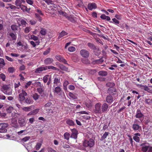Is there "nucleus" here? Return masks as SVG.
I'll return each mask as SVG.
<instances>
[{"instance_id": "39", "label": "nucleus", "mask_w": 152, "mask_h": 152, "mask_svg": "<svg viewBox=\"0 0 152 152\" xmlns=\"http://www.w3.org/2000/svg\"><path fill=\"white\" fill-rule=\"evenodd\" d=\"M143 88H141V89H143L145 91H147L148 92H150L151 91V89L150 88H149L148 87L146 86H143Z\"/></svg>"}, {"instance_id": "34", "label": "nucleus", "mask_w": 152, "mask_h": 152, "mask_svg": "<svg viewBox=\"0 0 152 152\" xmlns=\"http://www.w3.org/2000/svg\"><path fill=\"white\" fill-rule=\"evenodd\" d=\"M108 134V133L107 132H105L102 135V137L100 139L101 141L105 139L107 137Z\"/></svg>"}, {"instance_id": "50", "label": "nucleus", "mask_w": 152, "mask_h": 152, "mask_svg": "<svg viewBox=\"0 0 152 152\" xmlns=\"http://www.w3.org/2000/svg\"><path fill=\"white\" fill-rule=\"evenodd\" d=\"M52 104V101H50L45 105V107H49L51 106Z\"/></svg>"}, {"instance_id": "60", "label": "nucleus", "mask_w": 152, "mask_h": 152, "mask_svg": "<svg viewBox=\"0 0 152 152\" xmlns=\"http://www.w3.org/2000/svg\"><path fill=\"white\" fill-rule=\"evenodd\" d=\"M35 119L34 117L30 118L29 119V123L31 124H32L34 121Z\"/></svg>"}, {"instance_id": "10", "label": "nucleus", "mask_w": 152, "mask_h": 152, "mask_svg": "<svg viewBox=\"0 0 152 152\" xmlns=\"http://www.w3.org/2000/svg\"><path fill=\"white\" fill-rule=\"evenodd\" d=\"M37 86H39V88H37V91L40 94H43L44 91V88L43 86H41V83L38 82L37 83Z\"/></svg>"}, {"instance_id": "48", "label": "nucleus", "mask_w": 152, "mask_h": 152, "mask_svg": "<svg viewBox=\"0 0 152 152\" xmlns=\"http://www.w3.org/2000/svg\"><path fill=\"white\" fill-rule=\"evenodd\" d=\"M69 96L71 98L73 99H76L77 98L76 96L71 92L69 93Z\"/></svg>"}, {"instance_id": "63", "label": "nucleus", "mask_w": 152, "mask_h": 152, "mask_svg": "<svg viewBox=\"0 0 152 152\" xmlns=\"http://www.w3.org/2000/svg\"><path fill=\"white\" fill-rule=\"evenodd\" d=\"M26 133V130H22L19 132H18L17 133L19 135H20L22 134H25Z\"/></svg>"}, {"instance_id": "15", "label": "nucleus", "mask_w": 152, "mask_h": 152, "mask_svg": "<svg viewBox=\"0 0 152 152\" xmlns=\"http://www.w3.org/2000/svg\"><path fill=\"white\" fill-rule=\"evenodd\" d=\"M88 9L90 10L93 9H96L97 8V5L94 3H89L88 5Z\"/></svg>"}, {"instance_id": "11", "label": "nucleus", "mask_w": 152, "mask_h": 152, "mask_svg": "<svg viewBox=\"0 0 152 152\" xmlns=\"http://www.w3.org/2000/svg\"><path fill=\"white\" fill-rule=\"evenodd\" d=\"M72 132L71 134L70 137L74 139H76L77 137V135L78 134L77 131L75 128L71 129Z\"/></svg>"}, {"instance_id": "36", "label": "nucleus", "mask_w": 152, "mask_h": 152, "mask_svg": "<svg viewBox=\"0 0 152 152\" xmlns=\"http://www.w3.org/2000/svg\"><path fill=\"white\" fill-rule=\"evenodd\" d=\"M26 2L28 4L33 6L34 4V0H25Z\"/></svg>"}, {"instance_id": "12", "label": "nucleus", "mask_w": 152, "mask_h": 152, "mask_svg": "<svg viewBox=\"0 0 152 152\" xmlns=\"http://www.w3.org/2000/svg\"><path fill=\"white\" fill-rule=\"evenodd\" d=\"M81 55L85 58H88L89 56L88 52L86 50H81L80 52Z\"/></svg>"}, {"instance_id": "37", "label": "nucleus", "mask_w": 152, "mask_h": 152, "mask_svg": "<svg viewBox=\"0 0 152 152\" xmlns=\"http://www.w3.org/2000/svg\"><path fill=\"white\" fill-rule=\"evenodd\" d=\"M106 86L107 87L112 88L114 86L115 84L113 82H108L106 83Z\"/></svg>"}, {"instance_id": "21", "label": "nucleus", "mask_w": 152, "mask_h": 152, "mask_svg": "<svg viewBox=\"0 0 152 152\" xmlns=\"http://www.w3.org/2000/svg\"><path fill=\"white\" fill-rule=\"evenodd\" d=\"M53 61V59L51 58H48L45 59L44 61V63L46 64H48L52 63Z\"/></svg>"}, {"instance_id": "19", "label": "nucleus", "mask_w": 152, "mask_h": 152, "mask_svg": "<svg viewBox=\"0 0 152 152\" xmlns=\"http://www.w3.org/2000/svg\"><path fill=\"white\" fill-rule=\"evenodd\" d=\"M108 107V105L106 103L103 104L102 105V106L101 107L102 109V112L104 113L107 111Z\"/></svg>"}, {"instance_id": "1", "label": "nucleus", "mask_w": 152, "mask_h": 152, "mask_svg": "<svg viewBox=\"0 0 152 152\" xmlns=\"http://www.w3.org/2000/svg\"><path fill=\"white\" fill-rule=\"evenodd\" d=\"M2 91L5 94L10 95L12 94V89L9 86L4 85L2 86Z\"/></svg>"}, {"instance_id": "44", "label": "nucleus", "mask_w": 152, "mask_h": 152, "mask_svg": "<svg viewBox=\"0 0 152 152\" xmlns=\"http://www.w3.org/2000/svg\"><path fill=\"white\" fill-rule=\"evenodd\" d=\"M40 33L42 35H45L46 33V31L45 28H41L40 31Z\"/></svg>"}, {"instance_id": "2", "label": "nucleus", "mask_w": 152, "mask_h": 152, "mask_svg": "<svg viewBox=\"0 0 152 152\" xmlns=\"http://www.w3.org/2000/svg\"><path fill=\"white\" fill-rule=\"evenodd\" d=\"M95 144V142L92 139L88 140H85L83 142V145L85 147H89L90 148L92 147Z\"/></svg>"}, {"instance_id": "57", "label": "nucleus", "mask_w": 152, "mask_h": 152, "mask_svg": "<svg viewBox=\"0 0 152 152\" xmlns=\"http://www.w3.org/2000/svg\"><path fill=\"white\" fill-rule=\"evenodd\" d=\"M75 48L73 46H70L69 47L68 50L71 52H72L75 51Z\"/></svg>"}, {"instance_id": "52", "label": "nucleus", "mask_w": 152, "mask_h": 152, "mask_svg": "<svg viewBox=\"0 0 152 152\" xmlns=\"http://www.w3.org/2000/svg\"><path fill=\"white\" fill-rule=\"evenodd\" d=\"M88 46L92 49H94L95 48V47L93 44L89 42L88 43Z\"/></svg>"}, {"instance_id": "46", "label": "nucleus", "mask_w": 152, "mask_h": 152, "mask_svg": "<svg viewBox=\"0 0 152 152\" xmlns=\"http://www.w3.org/2000/svg\"><path fill=\"white\" fill-rule=\"evenodd\" d=\"M112 20L113 21H110V22L111 23H114L115 24H119V21L117 20L116 18H113L112 19Z\"/></svg>"}, {"instance_id": "47", "label": "nucleus", "mask_w": 152, "mask_h": 152, "mask_svg": "<svg viewBox=\"0 0 152 152\" xmlns=\"http://www.w3.org/2000/svg\"><path fill=\"white\" fill-rule=\"evenodd\" d=\"M31 28L30 27L27 26L26 27L25 29V32L26 33H28L31 30Z\"/></svg>"}, {"instance_id": "16", "label": "nucleus", "mask_w": 152, "mask_h": 152, "mask_svg": "<svg viewBox=\"0 0 152 152\" xmlns=\"http://www.w3.org/2000/svg\"><path fill=\"white\" fill-rule=\"evenodd\" d=\"M56 58L58 61L62 62L65 64H67V61L61 56L57 55L56 56Z\"/></svg>"}, {"instance_id": "26", "label": "nucleus", "mask_w": 152, "mask_h": 152, "mask_svg": "<svg viewBox=\"0 0 152 152\" xmlns=\"http://www.w3.org/2000/svg\"><path fill=\"white\" fill-rule=\"evenodd\" d=\"M67 34V33L66 32H65L64 31H63L60 33L58 37V38L59 39L61 37H63L64 36L66 35Z\"/></svg>"}, {"instance_id": "31", "label": "nucleus", "mask_w": 152, "mask_h": 152, "mask_svg": "<svg viewBox=\"0 0 152 152\" xmlns=\"http://www.w3.org/2000/svg\"><path fill=\"white\" fill-rule=\"evenodd\" d=\"M98 74L99 75L102 76H106L107 75V73L106 72L102 71H99L98 72Z\"/></svg>"}, {"instance_id": "38", "label": "nucleus", "mask_w": 152, "mask_h": 152, "mask_svg": "<svg viewBox=\"0 0 152 152\" xmlns=\"http://www.w3.org/2000/svg\"><path fill=\"white\" fill-rule=\"evenodd\" d=\"M29 39H33L34 41H36L39 40L38 37L33 35H31Z\"/></svg>"}, {"instance_id": "29", "label": "nucleus", "mask_w": 152, "mask_h": 152, "mask_svg": "<svg viewBox=\"0 0 152 152\" xmlns=\"http://www.w3.org/2000/svg\"><path fill=\"white\" fill-rule=\"evenodd\" d=\"M59 67L60 69L66 71H68L69 69L68 68L66 67V66H64V65L62 64H60L59 65Z\"/></svg>"}, {"instance_id": "23", "label": "nucleus", "mask_w": 152, "mask_h": 152, "mask_svg": "<svg viewBox=\"0 0 152 152\" xmlns=\"http://www.w3.org/2000/svg\"><path fill=\"white\" fill-rule=\"evenodd\" d=\"M34 106L31 105L29 107H24L22 108V109L26 112L30 111L31 110L32 108H34Z\"/></svg>"}, {"instance_id": "32", "label": "nucleus", "mask_w": 152, "mask_h": 152, "mask_svg": "<svg viewBox=\"0 0 152 152\" xmlns=\"http://www.w3.org/2000/svg\"><path fill=\"white\" fill-rule=\"evenodd\" d=\"M51 76H50L48 75H47L44 76L43 77V80L44 83H46L47 82L48 80L49 79V77H50Z\"/></svg>"}, {"instance_id": "58", "label": "nucleus", "mask_w": 152, "mask_h": 152, "mask_svg": "<svg viewBox=\"0 0 152 152\" xmlns=\"http://www.w3.org/2000/svg\"><path fill=\"white\" fill-rule=\"evenodd\" d=\"M39 96L37 94L35 93L33 95V97L34 99L36 100L38 99L39 98Z\"/></svg>"}, {"instance_id": "42", "label": "nucleus", "mask_w": 152, "mask_h": 152, "mask_svg": "<svg viewBox=\"0 0 152 152\" xmlns=\"http://www.w3.org/2000/svg\"><path fill=\"white\" fill-rule=\"evenodd\" d=\"M145 102L148 105H151L152 103V99H145Z\"/></svg>"}, {"instance_id": "5", "label": "nucleus", "mask_w": 152, "mask_h": 152, "mask_svg": "<svg viewBox=\"0 0 152 152\" xmlns=\"http://www.w3.org/2000/svg\"><path fill=\"white\" fill-rule=\"evenodd\" d=\"M56 75H55L53 76L54 78L53 80V85L54 87L55 86H61V83L60 81V79L59 77H57Z\"/></svg>"}, {"instance_id": "9", "label": "nucleus", "mask_w": 152, "mask_h": 152, "mask_svg": "<svg viewBox=\"0 0 152 152\" xmlns=\"http://www.w3.org/2000/svg\"><path fill=\"white\" fill-rule=\"evenodd\" d=\"M18 123L20 126L21 127L25 126L27 124V122L25 119L22 118H19Z\"/></svg>"}, {"instance_id": "40", "label": "nucleus", "mask_w": 152, "mask_h": 152, "mask_svg": "<svg viewBox=\"0 0 152 152\" xmlns=\"http://www.w3.org/2000/svg\"><path fill=\"white\" fill-rule=\"evenodd\" d=\"M48 5L53 4L54 1L52 0H43Z\"/></svg>"}, {"instance_id": "56", "label": "nucleus", "mask_w": 152, "mask_h": 152, "mask_svg": "<svg viewBox=\"0 0 152 152\" xmlns=\"http://www.w3.org/2000/svg\"><path fill=\"white\" fill-rule=\"evenodd\" d=\"M30 139V137L28 136L25 137L21 139L22 142H26Z\"/></svg>"}, {"instance_id": "41", "label": "nucleus", "mask_w": 152, "mask_h": 152, "mask_svg": "<svg viewBox=\"0 0 152 152\" xmlns=\"http://www.w3.org/2000/svg\"><path fill=\"white\" fill-rule=\"evenodd\" d=\"M25 102L26 103L28 104H32L33 103V101L31 100L28 98H27L25 99Z\"/></svg>"}, {"instance_id": "7", "label": "nucleus", "mask_w": 152, "mask_h": 152, "mask_svg": "<svg viewBox=\"0 0 152 152\" xmlns=\"http://www.w3.org/2000/svg\"><path fill=\"white\" fill-rule=\"evenodd\" d=\"M135 117L137 118H138L141 122H142L144 118V115L142 113L140 110L139 109H138L137 111Z\"/></svg>"}, {"instance_id": "3", "label": "nucleus", "mask_w": 152, "mask_h": 152, "mask_svg": "<svg viewBox=\"0 0 152 152\" xmlns=\"http://www.w3.org/2000/svg\"><path fill=\"white\" fill-rule=\"evenodd\" d=\"M27 95V93L24 90L22 89L21 91L19 92L18 95V100L20 103L22 104L23 101L25 100L26 99L25 96Z\"/></svg>"}, {"instance_id": "28", "label": "nucleus", "mask_w": 152, "mask_h": 152, "mask_svg": "<svg viewBox=\"0 0 152 152\" xmlns=\"http://www.w3.org/2000/svg\"><path fill=\"white\" fill-rule=\"evenodd\" d=\"M66 122L67 124L71 126H73L75 125L74 121L70 119H68L66 121Z\"/></svg>"}, {"instance_id": "51", "label": "nucleus", "mask_w": 152, "mask_h": 152, "mask_svg": "<svg viewBox=\"0 0 152 152\" xmlns=\"http://www.w3.org/2000/svg\"><path fill=\"white\" fill-rule=\"evenodd\" d=\"M8 71L9 73H13L15 71V69L14 67H10L8 68Z\"/></svg>"}, {"instance_id": "43", "label": "nucleus", "mask_w": 152, "mask_h": 152, "mask_svg": "<svg viewBox=\"0 0 152 152\" xmlns=\"http://www.w3.org/2000/svg\"><path fill=\"white\" fill-rule=\"evenodd\" d=\"M96 72V71L95 69H90L89 70L88 72L90 74L93 75L95 74Z\"/></svg>"}, {"instance_id": "64", "label": "nucleus", "mask_w": 152, "mask_h": 152, "mask_svg": "<svg viewBox=\"0 0 152 152\" xmlns=\"http://www.w3.org/2000/svg\"><path fill=\"white\" fill-rule=\"evenodd\" d=\"M48 152H56V151L51 148H48Z\"/></svg>"}, {"instance_id": "4", "label": "nucleus", "mask_w": 152, "mask_h": 152, "mask_svg": "<svg viewBox=\"0 0 152 152\" xmlns=\"http://www.w3.org/2000/svg\"><path fill=\"white\" fill-rule=\"evenodd\" d=\"M53 91L54 93L57 94L59 96L62 98H64V93L60 86L56 87Z\"/></svg>"}, {"instance_id": "59", "label": "nucleus", "mask_w": 152, "mask_h": 152, "mask_svg": "<svg viewBox=\"0 0 152 152\" xmlns=\"http://www.w3.org/2000/svg\"><path fill=\"white\" fill-rule=\"evenodd\" d=\"M3 28V21L0 19V30H2Z\"/></svg>"}, {"instance_id": "33", "label": "nucleus", "mask_w": 152, "mask_h": 152, "mask_svg": "<svg viewBox=\"0 0 152 152\" xmlns=\"http://www.w3.org/2000/svg\"><path fill=\"white\" fill-rule=\"evenodd\" d=\"M22 2L20 0H16L15 1V5L18 7H19L22 5Z\"/></svg>"}, {"instance_id": "45", "label": "nucleus", "mask_w": 152, "mask_h": 152, "mask_svg": "<svg viewBox=\"0 0 152 152\" xmlns=\"http://www.w3.org/2000/svg\"><path fill=\"white\" fill-rule=\"evenodd\" d=\"M5 65L4 60L1 58H0V66H3Z\"/></svg>"}, {"instance_id": "54", "label": "nucleus", "mask_w": 152, "mask_h": 152, "mask_svg": "<svg viewBox=\"0 0 152 152\" xmlns=\"http://www.w3.org/2000/svg\"><path fill=\"white\" fill-rule=\"evenodd\" d=\"M6 76L3 73L0 74V79H1L3 81L5 80Z\"/></svg>"}, {"instance_id": "53", "label": "nucleus", "mask_w": 152, "mask_h": 152, "mask_svg": "<svg viewBox=\"0 0 152 152\" xmlns=\"http://www.w3.org/2000/svg\"><path fill=\"white\" fill-rule=\"evenodd\" d=\"M45 110L46 113L50 115L53 112L52 110L51 109H46Z\"/></svg>"}, {"instance_id": "18", "label": "nucleus", "mask_w": 152, "mask_h": 152, "mask_svg": "<svg viewBox=\"0 0 152 152\" xmlns=\"http://www.w3.org/2000/svg\"><path fill=\"white\" fill-rule=\"evenodd\" d=\"M141 135L140 133H136L134 134L133 139L137 142H139L140 141V138L139 137Z\"/></svg>"}, {"instance_id": "61", "label": "nucleus", "mask_w": 152, "mask_h": 152, "mask_svg": "<svg viewBox=\"0 0 152 152\" xmlns=\"http://www.w3.org/2000/svg\"><path fill=\"white\" fill-rule=\"evenodd\" d=\"M94 53L96 55L98 56L100 53V51L99 50L96 49L94 50Z\"/></svg>"}, {"instance_id": "55", "label": "nucleus", "mask_w": 152, "mask_h": 152, "mask_svg": "<svg viewBox=\"0 0 152 152\" xmlns=\"http://www.w3.org/2000/svg\"><path fill=\"white\" fill-rule=\"evenodd\" d=\"M20 20L21 23L22 25H26L27 23L26 21L23 19L21 20L20 18H19L18 19V20Z\"/></svg>"}, {"instance_id": "20", "label": "nucleus", "mask_w": 152, "mask_h": 152, "mask_svg": "<svg viewBox=\"0 0 152 152\" xmlns=\"http://www.w3.org/2000/svg\"><path fill=\"white\" fill-rule=\"evenodd\" d=\"M137 121V119H135L134 122V123H136V122ZM140 127L137 124L135 123L134 124L132 125V128L133 130L135 131L137 130H138Z\"/></svg>"}, {"instance_id": "30", "label": "nucleus", "mask_w": 152, "mask_h": 152, "mask_svg": "<svg viewBox=\"0 0 152 152\" xmlns=\"http://www.w3.org/2000/svg\"><path fill=\"white\" fill-rule=\"evenodd\" d=\"M9 35L11 37L12 39L16 40L17 38V35L16 34L13 32H10L9 34Z\"/></svg>"}, {"instance_id": "8", "label": "nucleus", "mask_w": 152, "mask_h": 152, "mask_svg": "<svg viewBox=\"0 0 152 152\" xmlns=\"http://www.w3.org/2000/svg\"><path fill=\"white\" fill-rule=\"evenodd\" d=\"M94 112L96 113L101 114L102 113V110L101 108V104L97 103L95 106V109L94 110Z\"/></svg>"}, {"instance_id": "24", "label": "nucleus", "mask_w": 152, "mask_h": 152, "mask_svg": "<svg viewBox=\"0 0 152 152\" xmlns=\"http://www.w3.org/2000/svg\"><path fill=\"white\" fill-rule=\"evenodd\" d=\"M29 42L30 44L33 47H35L36 45H39L40 43L39 40L36 41L35 42L32 41H30Z\"/></svg>"}, {"instance_id": "13", "label": "nucleus", "mask_w": 152, "mask_h": 152, "mask_svg": "<svg viewBox=\"0 0 152 152\" xmlns=\"http://www.w3.org/2000/svg\"><path fill=\"white\" fill-rule=\"evenodd\" d=\"M47 69V67L45 66H42L36 69L34 72L36 73H40L42 71H45Z\"/></svg>"}, {"instance_id": "25", "label": "nucleus", "mask_w": 152, "mask_h": 152, "mask_svg": "<svg viewBox=\"0 0 152 152\" xmlns=\"http://www.w3.org/2000/svg\"><path fill=\"white\" fill-rule=\"evenodd\" d=\"M106 101L107 102L109 103H111L113 101V97L111 95L108 96L106 97Z\"/></svg>"}, {"instance_id": "6", "label": "nucleus", "mask_w": 152, "mask_h": 152, "mask_svg": "<svg viewBox=\"0 0 152 152\" xmlns=\"http://www.w3.org/2000/svg\"><path fill=\"white\" fill-rule=\"evenodd\" d=\"M8 126L7 123H0V132L5 133L7 131V128Z\"/></svg>"}, {"instance_id": "17", "label": "nucleus", "mask_w": 152, "mask_h": 152, "mask_svg": "<svg viewBox=\"0 0 152 152\" xmlns=\"http://www.w3.org/2000/svg\"><path fill=\"white\" fill-rule=\"evenodd\" d=\"M19 8H20L21 10H22L23 12H29L31 10L30 8H28L27 6L23 4H22L20 7L18 8V9H19Z\"/></svg>"}, {"instance_id": "14", "label": "nucleus", "mask_w": 152, "mask_h": 152, "mask_svg": "<svg viewBox=\"0 0 152 152\" xmlns=\"http://www.w3.org/2000/svg\"><path fill=\"white\" fill-rule=\"evenodd\" d=\"M140 146H142L141 150L143 152H146L148 151L149 146L146 145L145 143H142L140 145Z\"/></svg>"}, {"instance_id": "22", "label": "nucleus", "mask_w": 152, "mask_h": 152, "mask_svg": "<svg viewBox=\"0 0 152 152\" xmlns=\"http://www.w3.org/2000/svg\"><path fill=\"white\" fill-rule=\"evenodd\" d=\"M11 123L12 124V126L14 127H16L18 126L17 123V120L16 118H13L11 121Z\"/></svg>"}, {"instance_id": "62", "label": "nucleus", "mask_w": 152, "mask_h": 152, "mask_svg": "<svg viewBox=\"0 0 152 152\" xmlns=\"http://www.w3.org/2000/svg\"><path fill=\"white\" fill-rule=\"evenodd\" d=\"M47 67V69H52L54 70H57V68L55 67L52 66H45Z\"/></svg>"}, {"instance_id": "49", "label": "nucleus", "mask_w": 152, "mask_h": 152, "mask_svg": "<svg viewBox=\"0 0 152 152\" xmlns=\"http://www.w3.org/2000/svg\"><path fill=\"white\" fill-rule=\"evenodd\" d=\"M18 26L16 25H12L11 26V28L13 31H15L18 29Z\"/></svg>"}, {"instance_id": "35", "label": "nucleus", "mask_w": 152, "mask_h": 152, "mask_svg": "<svg viewBox=\"0 0 152 152\" xmlns=\"http://www.w3.org/2000/svg\"><path fill=\"white\" fill-rule=\"evenodd\" d=\"M70 136V134L67 132L64 133V138L66 140H69V139Z\"/></svg>"}, {"instance_id": "27", "label": "nucleus", "mask_w": 152, "mask_h": 152, "mask_svg": "<svg viewBox=\"0 0 152 152\" xmlns=\"http://www.w3.org/2000/svg\"><path fill=\"white\" fill-rule=\"evenodd\" d=\"M100 18L103 20H106L107 21L110 20V18L108 16H106L104 14H102L100 16Z\"/></svg>"}]
</instances>
